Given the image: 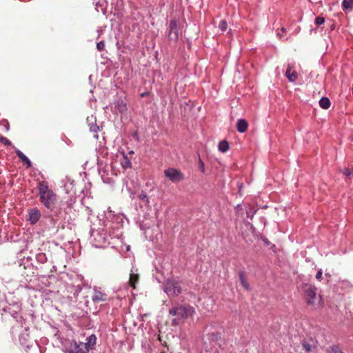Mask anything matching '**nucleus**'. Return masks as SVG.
<instances>
[{
    "label": "nucleus",
    "mask_w": 353,
    "mask_h": 353,
    "mask_svg": "<svg viewBox=\"0 0 353 353\" xmlns=\"http://www.w3.org/2000/svg\"><path fill=\"white\" fill-rule=\"evenodd\" d=\"M133 153H134V152H133V151H130V154H133Z\"/></svg>",
    "instance_id": "43"
},
{
    "label": "nucleus",
    "mask_w": 353,
    "mask_h": 353,
    "mask_svg": "<svg viewBox=\"0 0 353 353\" xmlns=\"http://www.w3.org/2000/svg\"><path fill=\"white\" fill-rule=\"evenodd\" d=\"M15 152L17 157L25 163L27 165L28 168L32 166L31 161L30 159L19 149L14 148Z\"/></svg>",
    "instance_id": "18"
},
{
    "label": "nucleus",
    "mask_w": 353,
    "mask_h": 353,
    "mask_svg": "<svg viewBox=\"0 0 353 353\" xmlns=\"http://www.w3.org/2000/svg\"><path fill=\"white\" fill-rule=\"evenodd\" d=\"M239 280H240L241 285L243 287V288L245 290H249V289H250L249 283H248L246 278H245L243 272H242L239 273Z\"/></svg>",
    "instance_id": "22"
},
{
    "label": "nucleus",
    "mask_w": 353,
    "mask_h": 353,
    "mask_svg": "<svg viewBox=\"0 0 353 353\" xmlns=\"http://www.w3.org/2000/svg\"><path fill=\"white\" fill-rule=\"evenodd\" d=\"M6 130L8 131L9 130V127H6Z\"/></svg>",
    "instance_id": "41"
},
{
    "label": "nucleus",
    "mask_w": 353,
    "mask_h": 353,
    "mask_svg": "<svg viewBox=\"0 0 353 353\" xmlns=\"http://www.w3.org/2000/svg\"><path fill=\"white\" fill-rule=\"evenodd\" d=\"M96 341L97 337L94 334H91L87 338L86 342L83 344V346L88 352L94 348V346L96 344Z\"/></svg>",
    "instance_id": "15"
},
{
    "label": "nucleus",
    "mask_w": 353,
    "mask_h": 353,
    "mask_svg": "<svg viewBox=\"0 0 353 353\" xmlns=\"http://www.w3.org/2000/svg\"><path fill=\"white\" fill-rule=\"evenodd\" d=\"M219 150L221 152H225L229 150V143L227 141H221L219 143Z\"/></svg>",
    "instance_id": "23"
},
{
    "label": "nucleus",
    "mask_w": 353,
    "mask_h": 353,
    "mask_svg": "<svg viewBox=\"0 0 353 353\" xmlns=\"http://www.w3.org/2000/svg\"><path fill=\"white\" fill-rule=\"evenodd\" d=\"M168 37L170 41L176 42L179 38L178 21L176 19H172L169 23V31Z\"/></svg>",
    "instance_id": "8"
},
{
    "label": "nucleus",
    "mask_w": 353,
    "mask_h": 353,
    "mask_svg": "<svg viewBox=\"0 0 353 353\" xmlns=\"http://www.w3.org/2000/svg\"><path fill=\"white\" fill-rule=\"evenodd\" d=\"M302 345H303V347L304 348V350L307 352H309L316 347V342L314 341H312L311 343H310V342L303 341L302 342Z\"/></svg>",
    "instance_id": "19"
},
{
    "label": "nucleus",
    "mask_w": 353,
    "mask_h": 353,
    "mask_svg": "<svg viewBox=\"0 0 353 353\" xmlns=\"http://www.w3.org/2000/svg\"><path fill=\"white\" fill-rule=\"evenodd\" d=\"M139 274L138 273L136 272H134L132 269L131 270V272H130V279H129V284L131 287H132L133 288H135L136 287V284L138 283L139 281Z\"/></svg>",
    "instance_id": "17"
},
{
    "label": "nucleus",
    "mask_w": 353,
    "mask_h": 353,
    "mask_svg": "<svg viewBox=\"0 0 353 353\" xmlns=\"http://www.w3.org/2000/svg\"><path fill=\"white\" fill-rule=\"evenodd\" d=\"M248 122L245 119H239L237 121L236 123V128L239 132L243 133L245 132L248 129Z\"/></svg>",
    "instance_id": "16"
},
{
    "label": "nucleus",
    "mask_w": 353,
    "mask_h": 353,
    "mask_svg": "<svg viewBox=\"0 0 353 353\" xmlns=\"http://www.w3.org/2000/svg\"><path fill=\"white\" fill-rule=\"evenodd\" d=\"M322 275H323L322 270H319L316 272V279H318L319 281H321V279H322Z\"/></svg>",
    "instance_id": "33"
},
{
    "label": "nucleus",
    "mask_w": 353,
    "mask_h": 353,
    "mask_svg": "<svg viewBox=\"0 0 353 353\" xmlns=\"http://www.w3.org/2000/svg\"><path fill=\"white\" fill-rule=\"evenodd\" d=\"M123 158L121 161V166L125 169L130 168L132 165L130 160L126 157V155L124 153H123Z\"/></svg>",
    "instance_id": "24"
},
{
    "label": "nucleus",
    "mask_w": 353,
    "mask_h": 353,
    "mask_svg": "<svg viewBox=\"0 0 353 353\" xmlns=\"http://www.w3.org/2000/svg\"><path fill=\"white\" fill-rule=\"evenodd\" d=\"M37 188L41 203L48 209L53 210L57 203L56 194L45 181L39 182Z\"/></svg>",
    "instance_id": "1"
},
{
    "label": "nucleus",
    "mask_w": 353,
    "mask_h": 353,
    "mask_svg": "<svg viewBox=\"0 0 353 353\" xmlns=\"http://www.w3.org/2000/svg\"><path fill=\"white\" fill-rule=\"evenodd\" d=\"M319 105L323 109H328L330 107L331 103L327 97H322L319 101Z\"/></svg>",
    "instance_id": "21"
},
{
    "label": "nucleus",
    "mask_w": 353,
    "mask_h": 353,
    "mask_svg": "<svg viewBox=\"0 0 353 353\" xmlns=\"http://www.w3.org/2000/svg\"><path fill=\"white\" fill-rule=\"evenodd\" d=\"M285 76L290 82H294L297 79L296 72H291V68L288 67L285 72Z\"/></svg>",
    "instance_id": "20"
},
{
    "label": "nucleus",
    "mask_w": 353,
    "mask_h": 353,
    "mask_svg": "<svg viewBox=\"0 0 353 353\" xmlns=\"http://www.w3.org/2000/svg\"><path fill=\"white\" fill-rule=\"evenodd\" d=\"M227 22L225 19H222L219 25V28L221 31H225L227 30Z\"/></svg>",
    "instance_id": "28"
},
{
    "label": "nucleus",
    "mask_w": 353,
    "mask_h": 353,
    "mask_svg": "<svg viewBox=\"0 0 353 353\" xmlns=\"http://www.w3.org/2000/svg\"><path fill=\"white\" fill-rule=\"evenodd\" d=\"M64 187H65L66 189H68V184H65Z\"/></svg>",
    "instance_id": "39"
},
{
    "label": "nucleus",
    "mask_w": 353,
    "mask_h": 353,
    "mask_svg": "<svg viewBox=\"0 0 353 353\" xmlns=\"http://www.w3.org/2000/svg\"><path fill=\"white\" fill-rule=\"evenodd\" d=\"M104 216L105 219L103 220V224L104 227L109 230V236L112 239H119L122 235V232L118 223L115 226L112 225V220L115 216L112 210H110V208H108L107 211L104 212Z\"/></svg>",
    "instance_id": "3"
},
{
    "label": "nucleus",
    "mask_w": 353,
    "mask_h": 353,
    "mask_svg": "<svg viewBox=\"0 0 353 353\" xmlns=\"http://www.w3.org/2000/svg\"><path fill=\"white\" fill-rule=\"evenodd\" d=\"M285 31H286V29L285 28H281V33H284V32H285Z\"/></svg>",
    "instance_id": "36"
},
{
    "label": "nucleus",
    "mask_w": 353,
    "mask_h": 353,
    "mask_svg": "<svg viewBox=\"0 0 353 353\" xmlns=\"http://www.w3.org/2000/svg\"><path fill=\"white\" fill-rule=\"evenodd\" d=\"M195 310L193 307L181 305L172 307L169 310L170 315L174 316L172 321L173 325H180L187 318L193 316Z\"/></svg>",
    "instance_id": "2"
},
{
    "label": "nucleus",
    "mask_w": 353,
    "mask_h": 353,
    "mask_svg": "<svg viewBox=\"0 0 353 353\" xmlns=\"http://www.w3.org/2000/svg\"><path fill=\"white\" fill-rule=\"evenodd\" d=\"M41 217V213L39 210L37 208H33L30 210L28 214V221L34 224L39 220Z\"/></svg>",
    "instance_id": "11"
},
{
    "label": "nucleus",
    "mask_w": 353,
    "mask_h": 353,
    "mask_svg": "<svg viewBox=\"0 0 353 353\" xmlns=\"http://www.w3.org/2000/svg\"><path fill=\"white\" fill-rule=\"evenodd\" d=\"M219 334H217V333H214V332H209L208 334H206L205 336H204V338H203V340H204V345H205V351L206 352H211L208 349V346L206 345L207 343V341H212V342H214V341H216L218 340V339L219 338Z\"/></svg>",
    "instance_id": "12"
},
{
    "label": "nucleus",
    "mask_w": 353,
    "mask_h": 353,
    "mask_svg": "<svg viewBox=\"0 0 353 353\" xmlns=\"http://www.w3.org/2000/svg\"><path fill=\"white\" fill-rule=\"evenodd\" d=\"M88 350L83 346V343H80L79 344L77 343V342H74V343L71 344L70 348V353H88Z\"/></svg>",
    "instance_id": "13"
},
{
    "label": "nucleus",
    "mask_w": 353,
    "mask_h": 353,
    "mask_svg": "<svg viewBox=\"0 0 353 353\" xmlns=\"http://www.w3.org/2000/svg\"><path fill=\"white\" fill-rule=\"evenodd\" d=\"M343 174L345 175V176H350L352 174V171L349 169V168H346L344 171H343Z\"/></svg>",
    "instance_id": "34"
},
{
    "label": "nucleus",
    "mask_w": 353,
    "mask_h": 353,
    "mask_svg": "<svg viewBox=\"0 0 353 353\" xmlns=\"http://www.w3.org/2000/svg\"><path fill=\"white\" fill-rule=\"evenodd\" d=\"M91 241L92 245L96 248L105 247L108 241L106 232H104L103 229L101 230H92Z\"/></svg>",
    "instance_id": "5"
},
{
    "label": "nucleus",
    "mask_w": 353,
    "mask_h": 353,
    "mask_svg": "<svg viewBox=\"0 0 353 353\" xmlns=\"http://www.w3.org/2000/svg\"><path fill=\"white\" fill-rule=\"evenodd\" d=\"M114 110L116 112L124 113L127 111L126 103L122 100H117L114 102Z\"/></svg>",
    "instance_id": "14"
},
{
    "label": "nucleus",
    "mask_w": 353,
    "mask_h": 353,
    "mask_svg": "<svg viewBox=\"0 0 353 353\" xmlns=\"http://www.w3.org/2000/svg\"><path fill=\"white\" fill-rule=\"evenodd\" d=\"M277 35L281 39L282 38V34L280 32L277 33Z\"/></svg>",
    "instance_id": "38"
},
{
    "label": "nucleus",
    "mask_w": 353,
    "mask_h": 353,
    "mask_svg": "<svg viewBox=\"0 0 353 353\" xmlns=\"http://www.w3.org/2000/svg\"><path fill=\"white\" fill-rule=\"evenodd\" d=\"M139 199L145 201V203H148L150 202L149 197L148 196L147 194L142 192L139 194Z\"/></svg>",
    "instance_id": "26"
},
{
    "label": "nucleus",
    "mask_w": 353,
    "mask_h": 353,
    "mask_svg": "<svg viewBox=\"0 0 353 353\" xmlns=\"http://www.w3.org/2000/svg\"><path fill=\"white\" fill-rule=\"evenodd\" d=\"M343 10L351 9L353 8V0H343L342 3Z\"/></svg>",
    "instance_id": "25"
},
{
    "label": "nucleus",
    "mask_w": 353,
    "mask_h": 353,
    "mask_svg": "<svg viewBox=\"0 0 353 353\" xmlns=\"http://www.w3.org/2000/svg\"><path fill=\"white\" fill-rule=\"evenodd\" d=\"M329 353H343L342 350L336 345H333L330 347V350L328 351Z\"/></svg>",
    "instance_id": "27"
},
{
    "label": "nucleus",
    "mask_w": 353,
    "mask_h": 353,
    "mask_svg": "<svg viewBox=\"0 0 353 353\" xmlns=\"http://www.w3.org/2000/svg\"><path fill=\"white\" fill-rule=\"evenodd\" d=\"M68 182L70 183V185H72L74 181L68 179Z\"/></svg>",
    "instance_id": "37"
},
{
    "label": "nucleus",
    "mask_w": 353,
    "mask_h": 353,
    "mask_svg": "<svg viewBox=\"0 0 353 353\" xmlns=\"http://www.w3.org/2000/svg\"><path fill=\"white\" fill-rule=\"evenodd\" d=\"M324 22H325V19L323 17H318L315 19V23L318 26L322 25L323 23H324Z\"/></svg>",
    "instance_id": "31"
},
{
    "label": "nucleus",
    "mask_w": 353,
    "mask_h": 353,
    "mask_svg": "<svg viewBox=\"0 0 353 353\" xmlns=\"http://www.w3.org/2000/svg\"><path fill=\"white\" fill-rule=\"evenodd\" d=\"M90 130L93 132H97L99 130V127L94 123H90Z\"/></svg>",
    "instance_id": "32"
},
{
    "label": "nucleus",
    "mask_w": 353,
    "mask_h": 353,
    "mask_svg": "<svg viewBox=\"0 0 353 353\" xmlns=\"http://www.w3.org/2000/svg\"><path fill=\"white\" fill-rule=\"evenodd\" d=\"M0 143H3L5 145H12V143L10 140H8L6 137L1 136L0 137Z\"/></svg>",
    "instance_id": "29"
},
{
    "label": "nucleus",
    "mask_w": 353,
    "mask_h": 353,
    "mask_svg": "<svg viewBox=\"0 0 353 353\" xmlns=\"http://www.w3.org/2000/svg\"><path fill=\"white\" fill-rule=\"evenodd\" d=\"M76 202L75 196L72 195H70L68 196L67 199L65 201H63L61 203V209L64 210L65 213H69L71 212V210L73 207V205Z\"/></svg>",
    "instance_id": "9"
},
{
    "label": "nucleus",
    "mask_w": 353,
    "mask_h": 353,
    "mask_svg": "<svg viewBox=\"0 0 353 353\" xmlns=\"http://www.w3.org/2000/svg\"><path fill=\"white\" fill-rule=\"evenodd\" d=\"M164 175L172 183H179L184 179L183 174L174 168H168L165 170Z\"/></svg>",
    "instance_id": "7"
},
{
    "label": "nucleus",
    "mask_w": 353,
    "mask_h": 353,
    "mask_svg": "<svg viewBox=\"0 0 353 353\" xmlns=\"http://www.w3.org/2000/svg\"><path fill=\"white\" fill-rule=\"evenodd\" d=\"M145 94H146V93H145V92H144V93H143L141 95H142V96H145Z\"/></svg>",
    "instance_id": "40"
},
{
    "label": "nucleus",
    "mask_w": 353,
    "mask_h": 353,
    "mask_svg": "<svg viewBox=\"0 0 353 353\" xmlns=\"http://www.w3.org/2000/svg\"><path fill=\"white\" fill-rule=\"evenodd\" d=\"M149 228H150V227H149V226H148V227H147L146 224H144V225H143L142 230H145V234H147V232H148V230Z\"/></svg>",
    "instance_id": "35"
},
{
    "label": "nucleus",
    "mask_w": 353,
    "mask_h": 353,
    "mask_svg": "<svg viewBox=\"0 0 353 353\" xmlns=\"http://www.w3.org/2000/svg\"><path fill=\"white\" fill-rule=\"evenodd\" d=\"M104 48H105V43L103 41H99L97 43V49L99 51L103 50L104 49Z\"/></svg>",
    "instance_id": "30"
},
{
    "label": "nucleus",
    "mask_w": 353,
    "mask_h": 353,
    "mask_svg": "<svg viewBox=\"0 0 353 353\" xmlns=\"http://www.w3.org/2000/svg\"><path fill=\"white\" fill-rule=\"evenodd\" d=\"M130 250V246H128L127 247V250Z\"/></svg>",
    "instance_id": "42"
},
{
    "label": "nucleus",
    "mask_w": 353,
    "mask_h": 353,
    "mask_svg": "<svg viewBox=\"0 0 353 353\" xmlns=\"http://www.w3.org/2000/svg\"><path fill=\"white\" fill-rule=\"evenodd\" d=\"M163 290L169 296H177L181 292V283L179 281L174 279H168Z\"/></svg>",
    "instance_id": "6"
},
{
    "label": "nucleus",
    "mask_w": 353,
    "mask_h": 353,
    "mask_svg": "<svg viewBox=\"0 0 353 353\" xmlns=\"http://www.w3.org/2000/svg\"><path fill=\"white\" fill-rule=\"evenodd\" d=\"M304 292L307 297V303L314 309L319 308L321 305V296L317 295L316 288L311 285L304 286Z\"/></svg>",
    "instance_id": "4"
},
{
    "label": "nucleus",
    "mask_w": 353,
    "mask_h": 353,
    "mask_svg": "<svg viewBox=\"0 0 353 353\" xmlns=\"http://www.w3.org/2000/svg\"><path fill=\"white\" fill-rule=\"evenodd\" d=\"M94 293L92 296V301L94 303L104 302L107 300V294L100 291L97 288H94Z\"/></svg>",
    "instance_id": "10"
}]
</instances>
